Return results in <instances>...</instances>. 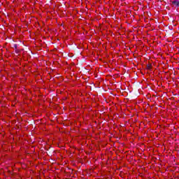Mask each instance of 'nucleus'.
<instances>
[{
    "label": "nucleus",
    "mask_w": 179,
    "mask_h": 179,
    "mask_svg": "<svg viewBox=\"0 0 179 179\" xmlns=\"http://www.w3.org/2000/svg\"><path fill=\"white\" fill-rule=\"evenodd\" d=\"M15 52H17V50H15Z\"/></svg>",
    "instance_id": "obj_3"
},
{
    "label": "nucleus",
    "mask_w": 179,
    "mask_h": 179,
    "mask_svg": "<svg viewBox=\"0 0 179 179\" xmlns=\"http://www.w3.org/2000/svg\"><path fill=\"white\" fill-rule=\"evenodd\" d=\"M172 5L176 6V8H179V0H174L172 1Z\"/></svg>",
    "instance_id": "obj_1"
},
{
    "label": "nucleus",
    "mask_w": 179,
    "mask_h": 179,
    "mask_svg": "<svg viewBox=\"0 0 179 179\" xmlns=\"http://www.w3.org/2000/svg\"><path fill=\"white\" fill-rule=\"evenodd\" d=\"M13 47H14V48H15V50H17V44H14V45H13Z\"/></svg>",
    "instance_id": "obj_2"
}]
</instances>
